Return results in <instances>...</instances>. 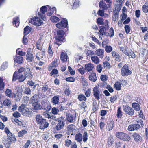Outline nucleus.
<instances>
[{"instance_id": "40", "label": "nucleus", "mask_w": 148, "mask_h": 148, "mask_svg": "<svg viewBox=\"0 0 148 148\" xmlns=\"http://www.w3.org/2000/svg\"><path fill=\"white\" fill-rule=\"evenodd\" d=\"M66 105L64 103L60 104L58 107L59 111H62L63 110L66 109Z\"/></svg>"}, {"instance_id": "37", "label": "nucleus", "mask_w": 148, "mask_h": 148, "mask_svg": "<svg viewBox=\"0 0 148 148\" xmlns=\"http://www.w3.org/2000/svg\"><path fill=\"white\" fill-rule=\"evenodd\" d=\"M19 18L18 17H16L13 18V24H15V26L16 27H17L19 25Z\"/></svg>"}, {"instance_id": "18", "label": "nucleus", "mask_w": 148, "mask_h": 148, "mask_svg": "<svg viewBox=\"0 0 148 148\" xmlns=\"http://www.w3.org/2000/svg\"><path fill=\"white\" fill-rule=\"evenodd\" d=\"M75 126L73 124H70L68 125L67 132L68 135H69L71 133L73 132V130H75Z\"/></svg>"}, {"instance_id": "14", "label": "nucleus", "mask_w": 148, "mask_h": 148, "mask_svg": "<svg viewBox=\"0 0 148 148\" xmlns=\"http://www.w3.org/2000/svg\"><path fill=\"white\" fill-rule=\"evenodd\" d=\"M26 57V60L29 62H32L34 59V56L32 54L27 52Z\"/></svg>"}, {"instance_id": "2", "label": "nucleus", "mask_w": 148, "mask_h": 148, "mask_svg": "<svg viewBox=\"0 0 148 148\" xmlns=\"http://www.w3.org/2000/svg\"><path fill=\"white\" fill-rule=\"evenodd\" d=\"M64 32L62 30H57V35L55 37L54 43L58 45H61V42L63 41L64 40Z\"/></svg>"}, {"instance_id": "28", "label": "nucleus", "mask_w": 148, "mask_h": 148, "mask_svg": "<svg viewBox=\"0 0 148 148\" xmlns=\"http://www.w3.org/2000/svg\"><path fill=\"white\" fill-rule=\"evenodd\" d=\"M99 7L103 9L104 10H107L108 8L107 6L103 0L100 2Z\"/></svg>"}, {"instance_id": "17", "label": "nucleus", "mask_w": 148, "mask_h": 148, "mask_svg": "<svg viewBox=\"0 0 148 148\" xmlns=\"http://www.w3.org/2000/svg\"><path fill=\"white\" fill-rule=\"evenodd\" d=\"M39 96L37 94H35L32 97H31L30 101L32 103H37L38 101Z\"/></svg>"}, {"instance_id": "39", "label": "nucleus", "mask_w": 148, "mask_h": 148, "mask_svg": "<svg viewBox=\"0 0 148 148\" xmlns=\"http://www.w3.org/2000/svg\"><path fill=\"white\" fill-rule=\"evenodd\" d=\"M114 123L113 121L110 122L107 126L108 130L110 131L114 127Z\"/></svg>"}, {"instance_id": "62", "label": "nucleus", "mask_w": 148, "mask_h": 148, "mask_svg": "<svg viewBox=\"0 0 148 148\" xmlns=\"http://www.w3.org/2000/svg\"><path fill=\"white\" fill-rule=\"evenodd\" d=\"M97 23L99 25H102L103 24V19L102 18H99L97 20Z\"/></svg>"}, {"instance_id": "25", "label": "nucleus", "mask_w": 148, "mask_h": 148, "mask_svg": "<svg viewBox=\"0 0 148 148\" xmlns=\"http://www.w3.org/2000/svg\"><path fill=\"white\" fill-rule=\"evenodd\" d=\"M23 115L26 116H29L31 114V112L29 109L26 108L21 112Z\"/></svg>"}, {"instance_id": "54", "label": "nucleus", "mask_w": 148, "mask_h": 148, "mask_svg": "<svg viewBox=\"0 0 148 148\" xmlns=\"http://www.w3.org/2000/svg\"><path fill=\"white\" fill-rule=\"evenodd\" d=\"M88 133L86 132L85 131L83 135V141L84 142L87 141L88 139Z\"/></svg>"}, {"instance_id": "13", "label": "nucleus", "mask_w": 148, "mask_h": 148, "mask_svg": "<svg viewBox=\"0 0 148 148\" xmlns=\"http://www.w3.org/2000/svg\"><path fill=\"white\" fill-rule=\"evenodd\" d=\"M14 59L15 63L21 64L23 62V57L21 56H16L14 58Z\"/></svg>"}, {"instance_id": "19", "label": "nucleus", "mask_w": 148, "mask_h": 148, "mask_svg": "<svg viewBox=\"0 0 148 148\" xmlns=\"http://www.w3.org/2000/svg\"><path fill=\"white\" fill-rule=\"evenodd\" d=\"M96 54L102 58L104 56V50L102 49H99L96 50Z\"/></svg>"}, {"instance_id": "49", "label": "nucleus", "mask_w": 148, "mask_h": 148, "mask_svg": "<svg viewBox=\"0 0 148 148\" xmlns=\"http://www.w3.org/2000/svg\"><path fill=\"white\" fill-rule=\"evenodd\" d=\"M114 35V30L111 27L110 28L109 30V32L107 34V36H109L112 37Z\"/></svg>"}, {"instance_id": "20", "label": "nucleus", "mask_w": 148, "mask_h": 148, "mask_svg": "<svg viewBox=\"0 0 148 148\" xmlns=\"http://www.w3.org/2000/svg\"><path fill=\"white\" fill-rule=\"evenodd\" d=\"M73 4L72 5V8L76 9L79 7V0H75L73 1Z\"/></svg>"}, {"instance_id": "9", "label": "nucleus", "mask_w": 148, "mask_h": 148, "mask_svg": "<svg viewBox=\"0 0 148 148\" xmlns=\"http://www.w3.org/2000/svg\"><path fill=\"white\" fill-rule=\"evenodd\" d=\"M76 116L71 114H67L66 120L70 123H74L76 121Z\"/></svg>"}, {"instance_id": "26", "label": "nucleus", "mask_w": 148, "mask_h": 148, "mask_svg": "<svg viewBox=\"0 0 148 148\" xmlns=\"http://www.w3.org/2000/svg\"><path fill=\"white\" fill-rule=\"evenodd\" d=\"M67 57L66 54H65L63 52H62L61 54L60 59L62 62H65L67 61Z\"/></svg>"}, {"instance_id": "34", "label": "nucleus", "mask_w": 148, "mask_h": 148, "mask_svg": "<svg viewBox=\"0 0 148 148\" xmlns=\"http://www.w3.org/2000/svg\"><path fill=\"white\" fill-rule=\"evenodd\" d=\"M132 105L133 108L134 109L136 110L139 111L140 110V107L139 104L138 103H132Z\"/></svg>"}, {"instance_id": "10", "label": "nucleus", "mask_w": 148, "mask_h": 148, "mask_svg": "<svg viewBox=\"0 0 148 148\" xmlns=\"http://www.w3.org/2000/svg\"><path fill=\"white\" fill-rule=\"evenodd\" d=\"M139 124H133L129 125L128 127V130L130 131H134L139 129L140 127Z\"/></svg>"}, {"instance_id": "45", "label": "nucleus", "mask_w": 148, "mask_h": 148, "mask_svg": "<svg viewBox=\"0 0 148 148\" xmlns=\"http://www.w3.org/2000/svg\"><path fill=\"white\" fill-rule=\"evenodd\" d=\"M124 133L122 132H117L116 133L115 135L117 138L121 140L123 139L122 137L123 136Z\"/></svg>"}, {"instance_id": "64", "label": "nucleus", "mask_w": 148, "mask_h": 148, "mask_svg": "<svg viewBox=\"0 0 148 148\" xmlns=\"http://www.w3.org/2000/svg\"><path fill=\"white\" fill-rule=\"evenodd\" d=\"M86 53L88 56L92 55L94 54V52L92 51L87 50L86 51Z\"/></svg>"}, {"instance_id": "7", "label": "nucleus", "mask_w": 148, "mask_h": 148, "mask_svg": "<svg viewBox=\"0 0 148 148\" xmlns=\"http://www.w3.org/2000/svg\"><path fill=\"white\" fill-rule=\"evenodd\" d=\"M68 25V21L65 18L63 19L60 22L56 25V27L59 29H63L66 27Z\"/></svg>"}, {"instance_id": "8", "label": "nucleus", "mask_w": 148, "mask_h": 148, "mask_svg": "<svg viewBox=\"0 0 148 148\" xmlns=\"http://www.w3.org/2000/svg\"><path fill=\"white\" fill-rule=\"evenodd\" d=\"M99 87L96 86L94 88L93 90V96L97 100H99L100 99V96L101 95V92L99 89Z\"/></svg>"}, {"instance_id": "44", "label": "nucleus", "mask_w": 148, "mask_h": 148, "mask_svg": "<svg viewBox=\"0 0 148 148\" xmlns=\"http://www.w3.org/2000/svg\"><path fill=\"white\" fill-rule=\"evenodd\" d=\"M4 86L5 84L3 82V77H1L0 78V90H3L4 88Z\"/></svg>"}, {"instance_id": "6", "label": "nucleus", "mask_w": 148, "mask_h": 148, "mask_svg": "<svg viewBox=\"0 0 148 148\" xmlns=\"http://www.w3.org/2000/svg\"><path fill=\"white\" fill-rule=\"evenodd\" d=\"M123 110L125 113L127 114L132 116L134 114V111L133 109L127 105L123 106Z\"/></svg>"}, {"instance_id": "41", "label": "nucleus", "mask_w": 148, "mask_h": 148, "mask_svg": "<svg viewBox=\"0 0 148 148\" xmlns=\"http://www.w3.org/2000/svg\"><path fill=\"white\" fill-rule=\"evenodd\" d=\"M122 140L125 141H129L130 140L131 138L130 136L127 134L125 133H124L123 136L122 137Z\"/></svg>"}, {"instance_id": "11", "label": "nucleus", "mask_w": 148, "mask_h": 148, "mask_svg": "<svg viewBox=\"0 0 148 148\" xmlns=\"http://www.w3.org/2000/svg\"><path fill=\"white\" fill-rule=\"evenodd\" d=\"M100 29L99 30L100 34H99V38L102 40L101 36H102L103 37L104 36H107V33L106 32V27L102 26L101 27H100Z\"/></svg>"}, {"instance_id": "51", "label": "nucleus", "mask_w": 148, "mask_h": 148, "mask_svg": "<svg viewBox=\"0 0 148 148\" xmlns=\"http://www.w3.org/2000/svg\"><path fill=\"white\" fill-rule=\"evenodd\" d=\"M142 11L145 13H147L148 12V5H144L142 7Z\"/></svg>"}, {"instance_id": "48", "label": "nucleus", "mask_w": 148, "mask_h": 148, "mask_svg": "<svg viewBox=\"0 0 148 148\" xmlns=\"http://www.w3.org/2000/svg\"><path fill=\"white\" fill-rule=\"evenodd\" d=\"M105 50L106 52L110 53L112 50V47L110 46L106 45L105 47Z\"/></svg>"}, {"instance_id": "30", "label": "nucleus", "mask_w": 148, "mask_h": 148, "mask_svg": "<svg viewBox=\"0 0 148 148\" xmlns=\"http://www.w3.org/2000/svg\"><path fill=\"white\" fill-rule=\"evenodd\" d=\"M133 136L135 141H140L142 140L141 136L136 133H134L133 135Z\"/></svg>"}, {"instance_id": "50", "label": "nucleus", "mask_w": 148, "mask_h": 148, "mask_svg": "<svg viewBox=\"0 0 148 148\" xmlns=\"http://www.w3.org/2000/svg\"><path fill=\"white\" fill-rule=\"evenodd\" d=\"M59 111V110L56 107H53L51 109V112L54 115L57 114Z\"/></svg>"}, {"instance_id": "29", "label": "nucleus", "mask_w": 148, "mask_h": 148, "mask_svg": "<svg viewBox=\"0 0 148 148\" xmlns=\"http://www.w3.org/2000/svg\"><path fill=\"white\" fill-rule=\"evenodd\" d=\"M43 92H45L46 91H49L51 90V88H49L47 85L45 84L43 86L40 88Z\"/></svg>"}, {"instance_id": "56", "label": "nucleus", "mask_w": 148, "mask_h": 148, "mask_svg": "<svg viewBox=\"0 0 148 148\" xmlns=\"http://www.w3.org/2000/svg\"><path fill=\"white\" fill-rule=\"evenodd\" d=\"M20 49H17L16 51V53L19 56H23L26 54V53L23 52L21 50H19Z\"/></svg>"}, {"instance_id": "47", "label": "nucleus", "mask_w": 148, "mask_h": 148, "mask_svg": "<svg viewBox=\"0 0 148 148\" xmlns=\"http://www.w3.org/2000/svg\"><path fill=\"white\" fill-rule=\"evenodd\" d=\"M27 133V132L25 130H22L18 132V136L19 137H22L24 134Z\"/></svg>"}, {"instance_id": "31", "label": "nucleus", "mask_w": 148, "mask_h": 148, "mask_svg": "<svg viewBox=\"0 0 148 148\" xmlns=\"http://www.w3.org/2000/svg\"><path fill=\"white\" fill-rule=\"evenodd\" d=\"M75 140L78 142H81L82 140V136L80 133L77 134L75 136Z\"/></svg>"}, {"instance_id": "4", "label": "nucleus", "mask_w": 148, "mask_h": 148, "mask_svg": "<svg viewBox=\"0 0 148 148\" xmlns=\"http://www.w3.org/2000/svg\"><path fill=\"white\" fill-rule=\"evenodd\" d=\"M121 74L123 76H126L130 75L132 73L131 71L129 69L128 66L124 65L121 69Z\"/></svg>"}, {"instance_id": "58", "label": "nucleus", "mask_w": 148, "mask_h": 148, "mask_svg": "<svg viewBox=\"0 0 148 148\" xmlns=\"http://www.w3.org/2000/svg\"><path fill=\"white\" fill-rule=\"evenodd\" d=\"M26 104L24 103V104H22L18 108L19 111L21 112L24 109H25L26 107Z\"/></svg>"}, {"instance_id": "22", "label": "nucleus", "mask_w": 148, "mask_h": 148, "mask_svg": "<svg viewBox=\"0 0 148 148\" xmlns=\"http://www.w3.org/2000/svg\"><path fill=\"white\" fill-rule=\"evenodd\" d=\"M5 93L6 96L10 97L13 98L14 95V93L12 92V90L8 89H6Z\"/></svg>"}, {"instance_id": "53", "label": "nucleus", "mask_w": 148, "mask_h": 148, "mask_svg": "<svg viewBox=\"0 0 148 148\" xmlns=\"http://www.w3.org/2000/svg\"><path fill=\"white\" fill-rule=\"evenodd\" d=\"M47 8L46 6H44L41 7L40 9V12H41L42 14H44L47 11Z\"/></svg>"}, {"instance_id": "63", "label": "nucleus", "mask_w": 148, "mask_h": 148, "mask_svg": "<svg viewBox=\"0 0 148 148\" xmlns=\"http://www.w3.org/2000/svg\"><path fill=\"white\" fill-rule=\"evenodd\" d=\"M124 28L126 33H129L131 29L130 26L129 25H126L125 26Z\"/></svg>"}, {"instance_id": "52", "label": "nucleus", "mask_w": 148, "mask_h": 148, "mask_svg": "<svg viewBox=\"0 0 148 148\" xmlns=\"http://www.w3.org/2000/svg\"><path fill=\"white\" fill-rule=\"evenodd\" d=\"M3 103L5 106H10L11 104V102L10 100L5 99Z\"/></svg>"}, {"instance_id": "23", "label": "nucleus", "mask_w": 148, "mask_h": 148, "mask_svg": "<svg viewBox=\"0 0 148 148\" xmlns=\"http://www.w3.org/2000/svg\"><path fill=\"white\" fill-rule=\"evenodd\" d=\"M89 80L91 81L95 82L97 79L96 74L94 73H91L89 76Z\"/></svg>"}, {"instance_id": "27", "label": "nucleus", "mask_w": 148, "mask_h": 148, "mask_svg": "<svg viewBox=\"0 0 148 148\" xmlns=\"http://www.w3.org/2000/svg\"><path fill=\"white\" fill-rule=\"evenodd\" d=\"M114 139L112 136H110L108 140V144L109 147L112 146L113 144Z\"/></svg>"}, {"instance_id": "57", "label": "nucleus", "mask_w": 148, "mask_h": 148, "mask_svg": "<svg viewBox=\"0 0 148 148\" xmlns=\"http://www.w3.org/2000/svg\"><path fill=\"white\" fill-rule=\"evenodd\" d=\"M78 99L80 101H85L86 100V98L85 96L83 95H79Z\"/></svg>"}, {"instance_id": "15", "label": "nucleus", "mask_w": 148, "mask_h": 148, "mask_svg": "<svg viewBox=\"0 0 148 148\" xmlns=\"http://www.w3.org/2000/svg\"><path fill=\"white\" fill-rule=\"evenodd\" d=\"M51 101L53 105L58 104L59 102V96H55L52 98Z\"/></svg>"}, {"instance_id": "42", "label": "nucleus", "mask_w": 148, "mask_h": 148, "mask_svg": "<svg viewBox=\"0 0 148 148\" xmlns=\"http://www.w3.org/2000/svg\"><path fill=\"white\" fill-rule=\"evenodd\" d=\"M33 106L34 109L35 110H38L40 109L42 107L40 104L37 103H33Z\"/></svg>"}, {"instance_id": "38", "label": "nucleus", "mask_w": 148, "mask_h": 148, "mask_svg": "<svg viewBox=\"0 0 148 148\" xmlns=\"http://www.w3.org/2000/svg\"><path fill=\"white\" fill-rule=\"evenodd\" d=\"M23 93L24 94L30 95L31 94V91L29 87H25L23 90Z\"/></svg>"}, {"instance_id": "60", "label": "nucleus", "mask_w": 148, "mask_h": 148, "mask_svg": "<svg viewBox=\"0 0 148 148\" xmlns=\"http://www.w3.org/2000/svg\"><path fill=\"white\" fill-rule=\"evenodd\" d=\"M11 141L7 140L5 141L4 143L5 146L7 148H9L11 146Z\"/></svg>"}, {"instance_id": "55", "label": "nucleus", "mask_w": 148, "mask_h": 148, "mask_svg": "<svg viewBox=\"0 0 148 148\" xmlns=\"http://www.w3.org/2000/svg\"><path fill=\"white\" fill-rule=\"evenodd\" d=\"M50 19L53 22L56 23L59 21V18L56 16H53L51 17Z\"/></svg>"}, {"instance_id": "36", "label": "nucleus", "mask_w": 148, "mask_h": 148, "mask_svg": "<svg viewBox=\"0 0 148 148\" xmlns=\"http://www.w3.org/2000/svg\"><path fill=\"white\" fill-rule=\"evenodd\" d=\"M114 87L116 90H120L121 88V84L119 82H117L114 84Z\"/></svg>"}, {"instance_id": "1", "label": "nucleus", "mask_w": 148, "mask_h": 148, "mask_svg": "<svg viewBox=\"0 0 148 148\" xmlns=\"http://www.w3.org/2000/svg\"><path fill=\"white\" fill-rule=\"evenodd\" d=\"M35 118L36 123L39 125L40 129L43 130L48 127L49 125L48 123L46 121V119L43 118L40 115H36Z\"/></svg>"}, {"instance_id": "32", "label": "nucleus", "mask_w": 148, "mask_h": 148, "mask_svg": "<svg viewBox=\"0 0 148 148\" xmlns=\"http://www.w3.org/2000/svg\"><path fill=\"white\" fill-rule=\"evenodd\" d=\"M32 28L28 26H26L24 29V34L25 36L27 35L31 31Z\"/></svg>"}, {"instance_id": "3", "label": "nucleus", "mask_w": 148, "mask_h": 148, "mask_svg": "<svg viewBox=\"0 0 148 148\" xmlns=\"http://www.w3.org/2000/svg\"><path fill=\"white\" fill-rule=\"evenodd\" d=\"M27 77V76L24 75L21 73H17L15 72L14 73L12 78V81H14L18 79L19 82H23Z\"/></svg>"}, {"instance_id": "24", "label": "nucleus", "mask_w": 148, "mask_h": 148, "mask_svg": "<svg viewBox=\"0 0 148 148\" xmlns=\"http://www.w3.org/2000/svg\"><path fill=\"white\" fill-rule=\"evenodd\" d=\"M30 70L29 68H27L26 69H25V71L24 73V75H25V76H27V77H30L31 76H32V75L31 74L30 72Z\"/></svg>"}, {"instance_id": "43", "label": "nucleus", "mask_w": 148, "mask_h": 148, "mask_svg": "<svg viewBox=\"0 0 148 148\" xmlns=\"http://www.w3.org/2000/svg\"><path fill=\"white\" fill-rule=\"evenodd\" d=\"M116 116L118 118H121L122 116V113L121 111V107L120 106L118 107Z\"/></svg>"}, {"instance_id": "21", "label": "nucleus", "mask_w": 148, "mask_h": 148, "mask_svg": "<svg viewBox=\"0 0 148 148\" xmlns=\"http://www.w3.org/2000/svg\"><path fill=\"white\" fill-rule=\"evenodd\" d=\"M91 59L92 62L96 64H99V59L97 56H92Z\"/></svg>"}, {"instance_id": "12", "label": "nucleus", "mask_w": 148, "mask_h": 148, "mask_svg": "<svg viewBox=\"0 0 148 148\" xmlns=\"http://www.w3.org/2000/svg\"><path fill=\"white\" fill-rule=\"evenodd\" d=\"M58 121V123L56 127L57 131H59L63 128L65 123L63 121L59 120Z\"/></svg>"}, {"instance_id": "16", "label": "nucleus", "mask_w": 148, "mask_h": 148, "mask_svg": "<svg viewBox=\"0 0 148 148\" xmlns=\"http://www.w3.org/2000/svg\"><path fill=\"white\" fill-rule=\"evenodd\" d=\"M94 65L91 63L86 64L85 65V70L88 72L92 71Z\"/></svg>"}, {"instance_id": "35", "label": "nucleus", "mask_w": 148, "mask_h": 148, "mask_svg": "<svg viewBox=\"0 0 148 148\" xmlns=\"http://www.w3.org/2000/svg\"><path fill=\"white\" fill-rule=\"evenodd\" d=\"M8 63L7 61L3 62L1 67L0 70L3 71L6 69L8 67Z\"/></svg>"}, {"instance_id": "5", "label": "nucleus", "mask_w": 148, "mask_h": 148, "mask_svg": "<svg viewBox=\"0 0 148 148\" xmlns=\"http://www.w3.org/2000/svg\"><path fill=\"white\" fill-rule=\"evenodd\" d=\"M29 22L36 26H39L41 25L42 21L38 17H34L33 19H31L29 21Z\"/></svg>"}, {"instance_id": "59", "label": "nucleus", "mask_w": 148, "mask_h": 148, "mask_svg": "<svg viewBox=\"0 0 148 148\" xmlns=\"http://www.w3.org/2000/svg\"><path fill=\"white\" fill-rule=\"evenodd\" d=\"M122 4L117 3L115 7V10L117 12L121 10Z\"/></svg>"}, {"instance_id": "61", "label": "nucleus", "mask_w": 148, "mask_h": 148, "mask_svg": "<svg viewBox=\"0 0 148 148\" xmlns=\"http://www.w3.org/2000/svg\"><path fill=\"white\" fill-rule=\"evenodd\" d=\"M56 8L55 7H53L50 9V12L47 14L48 16H50L54 13V11L56 10Z\"/></svg>"}, {"instance_id": "46", "label": "nucleus", "mask_w": 148, "mask_h": 148, "mask_svg": "<svg viewBox=\"0 0 148 148\" xmlns=\"http://www.w3.org/2000/svg\"><path fill=\"white\" fill-rule=\"evenodd\" d=\"M113 58L115 60L118 62H120L122 59L121 57L118 53H117V54L116 55V56H115Z\"/></svg>"}, {"instance_id": "33", "label": "nucleus", "mask_w": 148, "mask_h": 148, "mask_svg": "<svg viewBox=\"0 0 148 148\" xmlns=\"http://www.w3.org/2000/svg\"><path fill=\"white\" fill-rule=\"evenodd\" d=\"M22 95L21 93H17L16 95L14 94V95L13 97L15 98V99L17 101H20L22 97Z\"/></svg>"}]
</instances>
